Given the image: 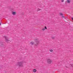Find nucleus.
I'll list each match as a JSON object with an SVG mask.
<instances>
[{
  "label": "nucleus",
  "instance_id": "obj_1",
  "mask_svg": "<svg viewBox=\"0 0 73 73\" xmlns=\"http://www.w3.org/2000/svg\"><path fill=\"white\" fill-rule=\"evenodd\" d=\"M24 64V62L22 61L19 62H17V64L18 66H22V64Z\"/></svg>",
  "mask_w": 73,
  "mask_h": 73
},
{
  "label": "nucleus",
  "instance_id": "obj_2",
  "mask_svg": "<svg viewBox=\"0 0 73 73\" xmlns=\"http://www.w3.org/2000/svg\"><path fill=\"white\" fill-rule=\"evenodd\" d=\"M35 41L36 44H35V46H38V45H39L38 43H39V40L36 39L35 40Z\"/></svg>",
  "mask_w": 73,
  "mask_h": 73
},
{
  "label": "nucleus",
  "instance_id": "obj_3",
  "mask_svg": "<svg viewBox=\"0 0 73 73\" xmlns=\"http://www.w3.org/2000/svg\"><path fill=\"white\" fill-rule=\"evenodd\" d=\"M47 62L48 64H50L52 62V60L49 59H48L47 60Z\"/></svg>",
  "mask_w": 73,
  "mask_h": 73
},
{
  "label": "nucleus",
  "instance_id": "obj_4",
  "mask_svg": "<svg viewBox=\"0 0 73 73\" xmlns=\"http://www.w3.org/2000/svg\"><path fill=\"white\" fill-rule=\"evenodd\" d=\"M4 45V44L2 42H0V46H3Z\"/></svg>",
  "mask_w": 73,
  "mask_h": 73
},
{
  "label": "nucleus",
  "instance_id": "obj_5",
  "mask_svg": "<svg viewBox=\"0 0 73 73\" xmlns=\"http://www.w3.org/2000/svg\"><path fill=\"white\" fill-rule=\"evenodd\" d=\"M5 37L6 42H8L9 40H8V38H7V37H6V36H5Z\"/></svg>",
  "mask_w": 73,
  "mask_h": 73
},
{
  "label": "nucleus",
  "instance_id": "obj_6",
  "mask_svg": "<svg viewBox=\"0 0 73 73\" xmlns=\"http://www.w3.org/2000/svg\"><path fill=\"white\" fill-rule=\"evenodd\" d=\"M67 1L66 2V3H70V0H67Z\"/></svg>",
  "mask_w": 73,
  "mask_h": 73
},
{
  "label": "nucleus",
  "instance_id": "obj_7",
  "mask_svg": "<svg viewBox=\"0 0 73 73\" xmlns=\"http://www.w3.org/2000/svg\"><path fill=\"white\" fill-rule=\"evenodd\" d=\"M16 12H13L12 13V14L13 15H16Z\"/></svg>",
  "mask_w": 73,
  "mask_h": 73
},
{
  "label": "nucleus",
  "instance_id": "obj_8",
  "mask_svg": "<svg viewBox=\"0 0 73 73\" xmlns=\"http://www.w3.org/2000/svg\"><path fill=\"white\" fill-rule=\"evenodd\" d=\"M37 71V70H36V69H35L33 70V72H36Z\"/></svg>",
  "mask_w": 73,
  "mask_h": 73
},
{
  "label": "nucleus",
  "instance_id": "obj_9",
  "mask_svg": "<svg viewBox=\"0 0 73 73\" xmlns=\"http://www.w3.org/2000/svg\"><path fill=\"white\" fill-rule=\"evenodd\" d=\"M51 38H52V39H53V40H54L55 38V37L54 36H52Z\"/></svg>",
  "mask_w": 73,
  "mask_h": 73
},
{
  "label": "nucleus",
  "instance_id": "obj_10",
  "mask_svg": "<svg viewBox=\"0 0 73 73\" xmlns=\"http://www.w3.org/2000/svg\"><path fill=\"white\" fill-rule=\"evenodd\" d=\"M59 14L60 15V16H63L64 15V14L62 13H60Z\"/></svg>",
  "mask_w": 73,
  "mask_h": 73
},
{
  "label": "nucleus",
  "instance_id": "obj_11",
  "mask_svg": "<svg viewBox=\"0 0 73 73\" xmlns=\"http://www.w3.org/2000/svg\"><path fill=\"white\" fill-rule=\"evenodd\" d=\"M50 51L51 52H53V50H52V49L50 50Z\"/></svg>",
  "mask_w": 73,
  "mask_h": 73
},
{
  "label": "nucleus",
  "instance_id": "obj_12",
  "mask_svg": "<svg viewBox=\"0 0 73 73\" xmlns=\"http://www.w3.org/2000/svg\"><path fill=\"white\" fill-rule=\"evenodd\" d=\"M45 28H43L42 29V31H45Z\"/></svg>",
  "mask_w": 73,
  "mask_h": 73
},
{
  "label": "nucleus",
  "instance_id": "obj_13",
  "mask_svg": "<svg viewBox=\"0 0 73 73\" xmlns=\"http://www.w3.org/2000/svg\"><path fill=\"white\" fill-rule=\"evenodd\" d=\"M44 28L45 29H47V28H46V26H45Z\"/></svg>",
  "mask_w": 73,
  "mask_h": 73
},
{
  "label": "nucleus",
  "instance_id": "obj_14",
  "mask_svg": "<svg viewBox=\"0 0 73 73\" xmlns=\"http://www.w3.org/2000/svg\"><path fill=\"white\" fill-rule=\"evenodd\" d=\"M30 44H32V45H34L33 43V42H31L30 43Z\"/></svg>",
  "mask_w": 73,
  "mask_h": 73
},
{
  "label": "nucleus",
  "instance_id": "obj_15",
  "mask_svg": "<svg viewBox=\"0 0 73 73\" xmlns=\"http://www.w3.org/2000/svg\"><path fill=\"white\" fill-rule=\"evenodd\" d=\"M3 69L2 67H0V69Z\"/></svg>",
  "mask_w": 73,
  "mask_h": 73
},
{
  "label": "nucleus",
  "instance_id": "obj_16",
  "mask_svg": "<svg viewBox=\"0 0 73 73\" xmlns=\"http://www.w3.org/2000/svg\"><path fill=\"white\" fill-rule=\"evenodd\" d=\"M40 10V9H38V11H39Z\"/></svg>",
  "mask_w": 73,
  "mask_h": 73
},
{
  "label": "nucleus",
  "instance_id": "obj_17",
  "mask_svg": "<svg viewBox=\"0 0 73 73\" xmlns=\"http://www.w3.org/2000/svg\"><path fill=\"white\" fill-rule=\"evenodd\" d=\"M62 18H64V16H62Z\"/></svg>",
  "mask_w": 73,
  "mask_h": 73
},
{
  "label": "nucleus",
  "instance_id": "obj_18",
  "mask_svg": "<svg viewBox=\"0 0 73 73\" xmlns=\"http://www.w3.org/2000/svg\"><path fill=\"white\" fill-rule=\"evenodd\" d=\"M62 2H64V0H62Z\"/></svg>",
  "mask_w": 73,
  "mask_h": 73
},
{
  "label": "nucleus",
  "instance_id": "obj_19",
  "mask_svg": "<svg viewBox=\"0 0 73 73\" xmlns=\"http://www.w3.org/2000/svg\"><path fill=\"white\" fill-rule=\"evenodd\" d=\"M71 66H72V67H73V65H71Z\"/></svg>",
  "mask_w": 73,
  "mask_h": 73
},
{
  "label": "nucleus",
  "instance_id": "obj_20",
  "mask_svg": "<svg viewBox=\"0 0 73 73\" xmlns=\"http://www.w3.org/2000/svg\"><path fill=\"white\" fill-rule=\"evenodd\" d=\"M1 23H0V25H1Z\"/></svg>",
  "mask_w": 73,
  "mask_h": 73
}]
</instances>
